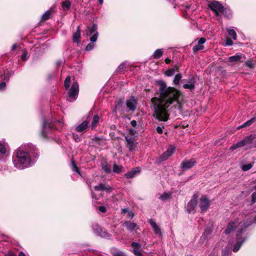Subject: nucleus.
Segmentation results:
<instances>
[{"mask_svg": "<svg viewBox=\"0 0 256 256\" xmlns=\"http://www.w3.org/2000/svg\"><path fill=\"white\" fill-rule=\"evenodd\" d=\"M72 169L73 171H74L80 174V170H79L78 168L77 167V166L74 164V162H72Z\"/></svg>", "mask_w": 256, "mask_h": 256, "instance_id": "nucleus-45", "label": "nucleus"}, {"mask_svg": "<svg viewBox=\"0 0 256 256\" xmlns=\"http://www.w3.org/2000/svg\"><path fill=\"white\" fill-rule=\"evenodd\" d=\"M246 66L248 67L252 68L253 67V64L250 61H246Z\"/></svg>", "mask_w": 256, "mask_h": 256, "instance_id": "nucleus-53", "label": "nucleus"}, {"mask_svg": "<svg viewBox=\"0 0 256 256\" xmlns=\"http://www.w3.org/2000/svg\"><path fill=\"white\" fill-rule=\"evenodd\" d=\"M113 256H126V255L124 252L119 251L114 253Z\"/></svg>", "mask_w": 256, "mask_h": 256, "instance_id": "nucleus-47", "label": "nucleus"}, {"mask_svg": "<svg viewBox=\"0 0 256 256\" xmlns=\"http://www.w3.org/2000/svg\"><path fill=\"white\" fill-rule=\"evenodd\" d=\"M100 4H102L103 3V0H98Z\"/></svg>", "mask_w": 256, "mask_h": 256, "instance_id": "nucleus-63", "label": "nucleus"}, {"mask_svg": "<svg viewBox=\"0 0 256 256\" xmlns=\"http://www.w3.org/2000/svg\"><path fill=\"white\" fill-rule=\"evenodd\" d=\"M172 196V193L168 192H164L162 194L160 195V199L162 200H166L168 199Z\"/></svg>", "mask_w": 256, "mask_h": 256, "instance_id": "nucleus-35", "label": "nucleus"}, {"mask_svg": "<svg viewBox=\"0 0 256 256\" xmlns=\"http://www.w3.org/2000/svg\"><path fill=\"white\" fill-rule=\"evenodd\" d=\"M140 168L138 167H136L132 169L130 171L126 172L124 174V176L128 179L131 178L135 176L136 174L140 172Z\"/></svg>", "mask_w": 256, "mask_h": 256, "instance_id": "nucleus-16", "label": "nucleus"}, {"mask_svg": "<svg viewBox=\"0 0 256 256\" xmlns=\"http://www.w3.org/2000/svg\"><path fill=\"white\" fill-rule=\"evenodd\" d=\"M38 150L33 144H30L21 146L13 157V162L15 167L22 170L32 166L38 157Z\"/></svg>", "mask_w": 256, "mask_h": 256, "instance_id": "nucleus-2", "label": "nucleus"}, {"mask_svg": "<svg viewBox=\"0 0 256 256\" xmlns=\"http://www.w3.org/2000/svg\"><path fill=\"white\" fill-rule=\"evenodd\" d=\"M163 128H162L160 126H157L156 128V130L158 133L161 134L163 132Z\"/></svg>", "mask_w": 256, "mask_h": 256, "instance_id": "nucleus-49", "label": "nucleus"}, {"mask_svg": "<svg viewBox=\"0 0 256 256\" xmlns=\"http://www.w3.org/2000/svg\"><path fill=\"white\" fill-rule=\"evenodd\" d=\"M130 124L131 126H132V127H134L135 128L136 125H137V122H136V120H132L130 122Z\"/></svg>", "mask_w": 256, "mask_h": 256, "instance_id": "nucleus-54", "label": "nucleus"}, {"mask_svg": "<svg viewBox=\"0 0 256 256\" xmlns=\"http://www.w3.org/2000/svg\"><path fill=\"white\" fill-rule=\"evenodd\" d=\"M51 126L48 124L45 119L43 120V124L42 126V135L44 138H46L47 136L46 134L48 128H50Z\"/></svg>", "mask_w": 256, "mask_h": 256, "instance_id": "nucleus-21", "label": "nucleus"}, {"mask_svg": "<svg viewBox=\"0 0 256 256\" xmlns=\"http://www.w3.org/2000/svg\"><path fill=\"white\" fill-rule=\"evenodd\" d=\"M18 256H26V255L24 254V252H20L18 254Z\"/></svg>", "mask_w": 256, "mask_h": 256, "instance_id": "nucleus-59", "label": "nucleus"}, {"mask_svg": "<svg viewBox=\"0 0 256 256\" xmlns=\"http://www.w3.org/2000/svg\"><path fill=\"white\" fill-rule=\"evenodd\" d=\"M174 68H169L165 72L164 74L168 76H171L174 74Z\"/></svg>", "mask_w": 256, "mask_h": 256, "instance_id": "nucleus-36", "label": "nucleus"}, {"mask_svg": "<svg viewBox=\"0 0 256 256\" xmlns=\"http://www.w3.org/2000/svg\"><path fill=\"white\" fill-rule=\"evenodd\" d=\"M4 80L8 82L9 80V76H5Z\"/></svg>", "mask_w": 256, "mask_h": 256, "instance_id": "nucleus-60", "label": "nucleus"}, {"mask_svg": "<svg viewBox=\"0 0 256 256\" xmlns=\"http://www.w3.org/2000/svg\"><path fill=\"white\" fill-rule=\"evenodd\" d=\"M203 48H204V46L202 44H199L198 43L197 45H196L193 47L192 50L194 52H196L198 50H202Z\"/></svg>", "mask_w": 256, "mask_h": 256, "instance_id": "nucleus-40", "label": "nucleus"}, {"mask_svg": "<svg viewBox=\"0 0 256 256\" xmlns=\"http://www.w3.org/2000/svg\"><path fill=\"white\" fill-rule=\"evenodd\" d=\"M256 120V118H255V117L252 118H251L249 120H248L247 122H244L242 125H240V126H238L237 128L238 130H239V129H240L241 128H244V127H246V126H250L252 124H253L255 122Z\"/></svg>", "mask_w": 256, "mask_h": 256, "instance_id": "nucleus-23", "label": "nucleus"}, {"mask_svg": "<svg viewBox=\"0 0 256 256\" xmlns=\"http://www.w3.org/2000/svg\"><path fill=\"white\" fill-rule=\"evenodd\" d=\"M194 84L195 82L194 80H188V84H184L182 86L184 89L192 90L194 88Z\"/></svg>", "mask_w": 256, "mask_h": 256, "instance_id": "nucleus-22", "label": "nucleus"}, {"mask_svg": "<svg viewBox=\"0 0 256 256\" xmlns=\"http://www.w3.org/2000/svg\"><path fill=\"white\" fill-rule=\"evenodd\" d=\"M94 42H91L90 43H89L86 47V51H90L92 50L94 48Z\"/></svg>", "mask_w": 256, "mask_h": 256, "instance_id": "nucleus-42", "label": "nucleus"}, {"mask_svg": "<svg viewBox=\"0 0 256 256\" xmlns=\"http://www.w3.org/2000/svg\"><path fill=\"white\" fill-rule=\"evenodd\" d=\"M95 232H96L98 235L102 237H106L108 236V234L106 232H102L100 228L98 227L96 230H94Z\"/></svg>", "mask_w": 256, "mask_h": 256, "instance_id": "nucleus-33", "label": "nucleus"}, {"mask_svg": "<svg viewBox=\"0 0 256 256\" xmlns=\"http://www.w3.org/2000/svg\"><path fill=\"white\" fill-rule=\"evenodd\" d=\"M8 75H9V76H13L14 74V72L13 71H10L8 72Z\"/></svg>", "mask_w": 256, "mask_h": 256, "instance_id": "nucleus-61", "label": "nucleus"}, {"mask_svg": "<svg viewBox=\"0 0 256 256\" xmlns=\"http://www.w3.org/2000/svg\"><path fill=\"white\" fill-rule=\"evenodd\" d=\"M171 62V60L168 58L165 59V62L166 64H169Z\"/></svg>", "mask_w": 256, "mask_h": 256, "instance_id": "nucleus-57", "label": "nucleus"}, {"mask_svg": "<svg viewBox=\"0 0 256 256\" xmlns=\"http://www.w3.org/2000/svg\"><path fill=\"white\" fill-rule=\"evenodd\" d=\"M126 68V63L125 62H122L118 68V72H122L125 70Z\"/></svg>", "mask_w": 256, "mask_h": 256, "instance_id": "nucleus-37", "label": "nucleus"}, {"mask_svg": "<svg viewBox=\"0 0 256 256\" xmlns=\"http://www.w3.org/2000/svg\"><path fill=\"white\" fill-rule=\"evenodd\" d=\"M199 206L202 212H206L209 208L210 200L206 196H203L200 198Z\"/></svg>", "mask_w": 256, "mask_h": 256, "instance_id": "nucleus-8", "label": "nucleus"}, {"mask_svg": "<svg viewBox=\"0 0 256 256\" xmlns=\"http://www.w3.org/2000/svg\"><path fill=\"white\" fill-rule=\"evenodd\" d=\"M227 32L228 33V34L232 37V38L234 40H236V33L235 30L234 29H231L230 28H226Z\"/></svg>", "mask_w": 256, "mask_h": 256, "instance_id": "nucleus-32", "label": "nucleus"}, {"mask_svg": "<svg viewBox=\"0 0 256 256\" xmlns=\"http://www.w3.org/2000/svg\"><path fill=\"white\" fill-rule=\"evenodd\" d=\"M88 122L87 120H84L81 124L76 126L75 128V130L77 132H86V130L88 127Z\"/></svg>", "mask_w": 256, "mask_h": 256, "instance_id": "nucleus-14", "label": "nucleus"}, {"mask_svg": "<svg viewBox=\"0 0 256 256\" xmlns=\"http://www.w3.org/2000/svg\"><path fill=\"white\" fill-rule=\"evenodd\" d=\"M95 190H105L108 192H110L112 190V188L109 186H106L104 184L101 183L98 186H96L94 187Z\"/></svg>", "mask_w": 256, "mask_h": 256, "instance_id": "nucleus-17", "label": "nucleus"}, {"mask_svg": "<svg viewBox=\"0 0 256 256\" xmlns=\"http://www.w3.org/2000/svg\"><path fill=\"white\" fill-rule=\"evenodd\" d=\"M252 190L254 192H252L251 196V204H253L256 202V185L252 187Z\"/></svg>", "mask_w": 256, "mask_h": 256, "instance_id": "nucleus-34", "label": "nucleus"}, {"mask_svg": "<svg viewBox=\"0 0 256 256\" xmlns=\"http://www.w3.org/2000/svg\"><path fill=\"white\" fill-rule=\"evenodd\" d=\"M242 58V55H235L230 56L228 58V61L230 62H240Z\"/></svg>", "mask_w": 256, "mask_h": 256, "instance_id": "nucleus-26", "label": "nucleus"}, {"mask_svg": "<svg viewBox=\"0 0 256 256\" xmlns=\"http://www.w3.org/2000/svg\"><path fill=\"white\" fill-rule=\"evenodd\" d=\"M52 10H48L45 13H44L42 16V20H46L49 19L52 14Z\"/></svg>", "mask_w": 256, "mask_h": 256, "instance_id": "nucleus-28", "label": "nucleus"}, {"mask_svg": "<svg viewBox=\"0 0 256 256\" xmlns=\"http://www.w3.org/2000/svg\"><path fill=\"white\" fill-rule=\"evenodd\" d=\"M252 164H244L242 166V168L244 171H247L250 170L252 168Z\"/></svg>", "mask_w": 256, "mask_h": 256, "instance_id": "nucleus-41", "label": "nucleus"}, {"mask_svg": "<svg viewBox=\"0 0 256 256\" xmlns=\"http://www.w3.org/2000/svg\"><path fill=\"white\" fill-rule=\"evenodd\" d=\"M78 92V84L77 82H74L72 83L68 92V96L70 98H71V100H70L71 102H74L76 99Z\"/></svg>", "mask_w": 256, "mask_h": 256, "instance_id": "nucleus-5", "label": "nucleus"}, {"mask_svg": "<svg viewBox=\"0 0 256 256\" xmlns=\"http://www.w3.org/2000/svg\"><path fill=\"white\" fill-rule=\"evenodd\" d=\"M80 38V26H78L76 28V31L72 36V40L74 42L79 43Z\"/></svg>", "mask_w": 256, "mask_h": 256, "instance_id": "nucleus-19", "label": "nucleus"}, {"mask_svg": "<svg viewBox=\"0 0 256 256\" xmlns=\"http://www.w3.org/2000/svg\"><path fill=\"white\" fill-rule=\"evenodd\" d=\"M98 209L100 212L102 213H104L106 212V208L104 206H100L98 207Z\"/></svg>", "mask_w": 256, "mask_h": 256, "instance_id": "nucleus-51", "label": "nucleus"}, {"mask_svg": "<svg viewBox=\"0 0 256 256\" xmlns=\"http://www.w3.org/2000/svg\"><path fill=\"white\" fill-rule=\"evenodd\" d=\"M16 44H14L12 47V50H15V48H16Z\"/></svg>", "mask_w": 256, "mask_h": 256, "instance_id": "nucleus-58", "label": "nucleus"}, {"mask_svg": "<svg viewBox=\"0 0 256 256\" xmlns=\"http://www.w3.org/2000/svg\"><path fill=\"white\" fill-rule=\"evenodd\" d=\"M137 104L136 100L134 98L128 100L126 102V106L130 110H134Z\"/></svg>", "mask_w": 256, "mask_h": 256, "instance_id": "nucleus-18", "label": "nucleus"}, {"mask_svg": "<svg viewBox=\"0 0 256 256\" xmlns=\"http://www.w3.org/2000/svg\"><path fill=\"white\" fill-rule=\"evenodd\" d=\"M28 58V53L26 52H24L22 55L21 58L22 60H26Z\"/></svg>", "mask_w": 256, "mask_h": 256, "instance_id": "nucleus-44", "label": "nucleus"}, {"mask_svg": "<svg viewBox=\"0 0 256 256\" xmlns=\"http://www.w3.org/2000/svg\"><path fill=\"white\" fill-rule=\"evenodd\" d=\"M129 215L130 216H131V218H132L134 216V214H129Z\"/></svg>", "mask_w": 256, "mask_h": 256, "instance_id": "nucleus-64", "label": "nucleus"}, {"mask_svg": "<svg viewBox=\"0 0 256 256\" xmlns=\"http://www.w3.org/2000/svg\"><path fill=\"white\" fill-rule=\"evenodd\" d=\"M197 198L196 195H194L191 200L188 203L186 208L188 213L195 212V208L197 205Z\"/></svg>", "mask_w": 256, "mask_h": 256, "instance_id": "nucleus-9", "label": "nucleus"}, {"mask_svg": "<svg viewBox=\"0 0 256 256\" xmlns=\"http://www.w3.org/2000/svg\"><path fill=\"white\" fill-rule=\"evenodd\" d=\"M6 87V84L5 82H2L0 83V90H4Z\"/></svg>", "mask_w": 256, "mask_h": 256, "instance_id": "nucleus-50", "label": "nucleus"}, {"mask_svg": "<svg viewBox=\"0 0 256 256\" xmlns=\"http://www.w3.org/2000/svg\"><path fill=\"white\" fill-rule=\"evenodd\" d=\"M93 34L94 35L90 38V40L92 42H94L96 41L98 34L97 31V25L96 24H94L92 26L87 27L86 35L88 36Z\"/></svg>", "mask_w": 256, "mask_h": 256, "instance_id": "nucleus-7", "label": "nucleus"}, {"mask_svg": "<svg viewBox=\"0 0 256 256\" xmlns=\"http://www.w3.org/2000/svg\"><path fill=\"white\" fill-rule=\"evenodd\" d=\"M238 226H240V228L238 230L236 234V237L238 238V236L242 234L244 230L248 226V225H246L244 222L242 223L240 222L238 218H236L234 220L230 222L228 224L224 231V233L226 234H230L234 232Z\"/></svg>", "mask_w": 256, "mask_h": 256, "instance_id": "nucleus-3", "label": "nucleus"}, {"mask_svg": "<svg viewBox=\"0 0 256 256\" xmlns=\"http://www.w3.org/2000/svg\"><path fill=\"white\" fill-rule=\"evenodd\" d=\"M206 41V40L205 38H200V40H198V43L199 44H201L202 45V44H204V43H205Z\"/></svg>", "mask_w": 256, "mask_h": 256, "instance_id": "nucleus-52", "label": "nucleus"}, {"mask_svg": "<svg viewBox=\"0 0 256 256\" xmlns=\"http://www.w3.org/2000/svg\"><path fill=\"white\" fill-rule=\"evenodd\" d=\"M123 168L124 167L122 165H117L114 164L113 166L112 171L115 173H120L122 171Z\"/></svg>", "mask_w": 256, "mask_h": 256, "instance_id": "nucleus-29", "label": "nucleus"}, {"mask_svg": "<svg viewBox=\"0 0 256 256\" xmlns=\"http://www.w3.org/2000/svg\"><path fill=\"white\" fill-rule=\"evenodd\" d=\"M156 82L159 87V97L154 96L151 99L154 110L153 116L160 121L166 122L168 119V108L174 102H178L181 92L174 88L167 86L163 80Z\"/></svg>", "mask_w": 256, "mask_h": 256, "instance_id": "nucleus-1", "label": "nucleus"}, {"mask_svg": "<svg viewBox=\"0 0 256 256\" xmlns=\"http://www.w3.org/2000/svg\"><path fill=\"white\" fill-rule=\"evenodd\" d=\"M73 138L76 142H79L80 141V138L78 134L73 133Z\"/></svg>", "mask_w": 256, "mask_h": 256, "instance_id": "nucleus-46", "label": "nucleus"}, {"mask_svg": "<svg viewBox=\"0 0 256 256\" xmlns=\"http://www.w3.org/2000/svg\"><path fill=\"white\" fill-rule=\"evenodd\" d=\"M182 78V76L180 74H176L173 80L174 84L175 86L178 85L180 84V81L181 80Z\"/></svg>", "mask_w": 256, "mask_h": 256, "instance_id": "nucleus-31", "label": "nucleus"}, {"mask_svg": "<svg viewBox=\"0 0 256 256\" xmlns=\"http://www.w3.org/2000/svg\"><path fill=\"white\" fill-rule=\"evenodd\" d=\"M102 168L103 170L106 174H110L112 172L110 166L108 164L107 162L102 164Z\"/></svg>", "mask_w": 256, "mask_h": 256, "instance_id": "nucleus-25", "label": "nucleus"}, {"mask_svg": "<svg viewBox=\"0 0 256 256\" xmlns=\"http://www.w3.org/2000/svg\"><path fill=\"white\" fill-rule=\"evenodd\" d=\"M176 148L174 146H170L167 150L164 152L161 156V158L162 160H167L170 156L175 152Z\"/></svg>", "mask_w": 256, "mask_h": 256, "instance_id": "nucleus-12", "label": "nucleus"}, {"mask_svg": "<svg viewBox=\"0 0 256 256\" xmlns=\"http://www.w3.org/2000/svg\"><path fill=\"white\" fill-rule=\"evenodd\" d=\"M71 4L68 0H65L62 3V7L63 8L68 10L70 7Z\"/></svg>", "mask_w": 256, "mask_h": 256, "instance_id": "nucleus-38", "label": "nucleus"}, {"mask_svg": "<svg viewBox=\"0 0 256 256\" xmlns=\"http://www.w3.org/2000/svg\"><path fill=\"white\" fill-rule=\"evenodd\" d=\"M245 240V238H244L241 242H237L233 248V251L234 252H237Z\"/></svg>", "mask_w": 256, "mask_h": 256, "instance_id": "nucleus-30", "label": "nucleus"}, {"mask_svg": "<svg viewBox=\"0 0 256 256\" xmlns=\"http://www.w3.org/2000/svg\"><path fill=\"white\" fill-rule=\"evenodd\" d=\"M208 8L213 11L216 16H218L220 13L224 12V6L218 1H214L208 4Z\"/></svg>", "mask_w": 256, "mask_h": 256, "instance_id": "nucleus-6", "label": "nucleus"}, {"mask_svg": "<svg viewBox=\"0 0 256 256\" xmlns=\"http://www.w3.org/2000/svg\"><path fill=\"white\" fill-rule=\"evenodd\" d=\"M163 54V51L162 49L156 50L152 56L155 59L159 58Z\"/></svg>", "mask_w": 256, "mask_h": 256, "instance_id": "nucleus-27", "label": "nucleus"}, {"mask_svg": "<svg viewBox=\"0 0 256 256\" xmlns=\"http://www.w3.org/2000/svg\"><path fill=\"white\" fill-rule=\"evenodd\" d=\"M196 163V160L193 158L189 160H184L181 163L180 168L184 170H186L192 168Z\"/></svg>", "mask_w": 256, "mask_h": 256, "instance_id": "nucleus-10", "label": "nucleus"}, {"mask_svg": "<svg viewBox=\"0 0 256 256\" xmlns=\"http://www.w3.org/2000/svg\"><path fill=\"white\" fill-rule=\"evenodd\" d=\"M99 121H100L99 116L98 115L94 116L93 117V118H92V120L91 122L92 129L93 130L96 127Z\"/></svg>", "mask_w": 256, "mask_h": 256, "instance_id": "nucleus-24", "label": "nucleus"}, {"mask_svg": "<svg viewBox=\"0 0 256 256\" xmlns=\"http://www.w3.org/2000/svg\"><path fill=\"white\" fill-rule=\"evenodd\" d=\"M6 152V148L0 142V153L2 154H4Z\"/></svg>", "mask_w": 256, "mask_h": 256, "instance_id": "nucleus-43", "label": "nucleus"}, {"mask_svg": "<svg viewBox=\"0 0 256 256\" xmlns=\"http://www.w3.org/2000/svg\"><path fill=\"white\" fill-rule=\"evenodd\" d=\"M129 133L131 135H134L136 134V130L134 129L130 128L129 130Z\"/></svg>", "mask_w": 256, "mask_h": 256, "instance_id": "nucleus-55", "label": "nucleus"}, {"mask_svg": "<svg viewBox=\"0 0 256 256\" xmlns=\"http://www.w3.org/2000/svg\"><path fill=\"white\" fill-rule=\"evenodd\" d=\"M124 226L130 232H132L137 226V224L136 223L130 221L126 222Z\"/></svg>", "mask_w": 256, "mask_h": 256, "instance_id": "nucleus-20", "label": "nucleus"}, {"mask_svg": "<svg viewBox=\"0 0 256 256\" xmlns=\"http://www.w3.org/2000/svg\"><path fill=\"white\" fill-rule=\"evenodd\" d=\"M226 46H232L233 42L230 38H227L226 40Z\"/></svg>", "mask_w": 256, "mask_h": 256, "instance_id": "nucleus-48", "label": "nucleus"}, {"mask_svg": "<svg viewBox=\"0 0 256 256\" xmlns=\"http://www.w3.org/2000/svg\"><path fill=\"white\" fill-rule=\"evenodd\" d=\"M132 246L133 248V252L138 256H142V254L140 251L141 245L138 242H132Z\"/></svg>", "mask_w": 256, "mask_h": 256, "instance_id": "nucleus-15", "label": "nucleus"}, {"mask_svg": "<svg viewBox=\"0 0 256 256\" xmlns=\"http://www.w3.org/2000/svg\"><path fill=\"white\" fill-rule=\"evenodd\" d=\"M149 224L152 228L155 234L159 236H162V233L160 228L157 225L156 223L152 219L148 220Z\"/></svg>", "mask_w": 256, "mask_h": 256, "instance_id": "nucleus-13", "label": "nucleus"}, {"mask_svg": "<svg viewBox=\"0 0 256 256\" xmlns=\"http://www.w3.org/2000/svg\"><path fill=\"white\" fill-rule=\"evenodd\" d=\"M254 138V137L252 135L247 136L246 138H244V139H242V140H240V141L238 142L236 144L232 146L230 148V150L232 152L238 148H240L248 145L250 144H251Z\"/></svg>", "mask_w": 256, "mask_h": 256, "instance_id": "nucleus-4", "label": "nucleus"}, {"mask_svg": "<svg viewBox=\"0 0 256 256\" xmlns=\"http://www.w3.org/2000/svg\"><path fill=\"white\" fill-rule=\"evenodd\" d=\"M128 212V208H123L122 210V214H126V212Z\"/></svg>", "mask_w": 256, "mask_h": 256, "instance_id": "nucleus-56", "label": "nucleus"}, {"mask_svg": "<svg viewBox=\"0 0 256 256\" xmlns=\"http://www.w3.org/2000/svg\"><path fill=\"white\" fill-rule=\"evenodd\" d=\"M125 139L126 142V147L130 151L134 150L136 148V144L134 142V138L128 136H126Z\"/></svg>", "mask_w": 256, "mask_h": 256, "instance_id": "nucleus-11", "label": "nucleus"}, {"mask_svg": "<svg viewBox=\"0 0 256 256\" xmlns=\"http://www.w3.org/2000/svg\"><path fill=\"white\" fill-rule=\"evenodd\" d=\"M61 63H62V62L60 61H58V62H57L56 64H57L58 66H59L60 65Z\"/></svg>", "mask_w": 256, "mask_h": 256, "instance_id": "nucleus-62", "label": "nucleus"}, {"mask_svg": "<svg viewBox=\"0 0 256 256\" xmlns=\"http://www.w3.org/2000/svg\"><path fill=\"white\" fill-rule=\"evenodd\" d=\"M70 76H68L64 80V87L66 90H68L70 86Z\"/></svg>", "mask_w": 256, "mask_h": 256, "instance_id": "nucleus-39", "label": "nucleus"}]
</instances>
